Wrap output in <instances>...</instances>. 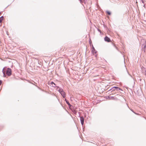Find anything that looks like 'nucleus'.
<instances>
[{
    "mask_svg": "<svg viewBox=\"0 0 146 146\" xmlns=\"http://www.w3.org/2000/svg\"><path fill=\"white\" fill-rule=\"evenodd\" d=\"M80 120L82 125H83L84 123V119L83 117H80Z\"/></svg>",
    "mask_w": 146,
    "mask_h": 146,
    "instance_id": "39448f33",
    "label": "nucleus"
},
{
    "mask_svg": "<svg viewBox=\"0 0 146 146\" xmlns=\"http://www.w3.org/2000/svg\"><path fill=\"white\" fill-rule=\"evenodd\" d=\"M56 90L61 94L64 98L65 97V93L62 89L60 88L58 86H57Z\"/></svg>",
    "mask_w": 146,
    "mask_h": 146,
    "instance_id": "7ed1b4c3",
    "label": "nucleus"
},
{
    "mask_svg": "<svg viewBox=\"0 0 146 146\" xmlns=\"http://www.w3.org/2000/svg\"><path fill=\"white\" fill-rule=\"evenodd\" d=\"M107 14L109 15H110L111 14V13L109 11H108L107 12Z\"/></svg>",
    "mask_w": 146,
    "mask_h": 146,
    "instance_id": "6e6552de",
    "label": "nucleus"
},
{
    "mask_svg": "<svg viewBox=\"0 0 146 146\" xmlns=\"http://www.w3.org/2000/svg\"><path fill=\"white\" fill-rule=\"evenodd\" d=\"M113 88L117 89H118V87H114Z\"/></svg>",
    "mask_w": 146,
    "mask_h": 146,
    "instance_id": "f8f14e48",
    "label": "nucleus"
},
{
    "mask_svg": "<svg viewBox=\"0 0 146 146\" xmlns=\"http://www.w3.org/2000/svg\"><path fill=\"white\" fill-rule=\"evenodd\" d=\"M49 84L52 85V86L53 87H55L56 85L53 82H50Z\"/></svg>",
    "mask_w": 146,
    "mask_h": 146,
    "instance_id": "423d86ee",
    "label": "nucleus"
},
{
    "mask_svg": "<svg viewBox=\"0 0 146 146\" xmlns=\"http://www.w3.org/2000/svg\"><path fill=\"white\" fill-rule=\"evenodd\" d=\"M118 89L119 90H121V89L120 88H118Z\"/></svg>",
    "mask_w": 146,
    "mask_h": 146,
    "instance_id": "2eb2a0df",
    "label": "nucleus"
},
{
    "mask_svg": "<svg viewBox=\"0 0 146 146\" xmlns=\"http://www.w3.org/2000/svg\"><path fill=\"white\" fill-rule=\"evenodd\" d=\"M2 83V81L1 80H0V86L1 85Z\"/></svg>",
    "mask_w": 146,
    "mask_h": 146,
    "instance_id": "1a4fd4ad",
    "label": "nucleus"
},
{
    "mask_svg": "<svg viewBox=\"0 0 146 146\" xmlns=\"http://www.w3.org/2000/svg\"><path fill=\"white\" fill-rule=\"evenodd\" d=\"M6 67H5L2 70V72L3 74V77H6V75L9 76V68H7Z\"/></svg>",
    "mask_w": 146,
    "mask_h": 146,
    "instance_id": "f03ea898",
    "label": "nucleus"
},
{
    "mask_svg": "<svg viewBox=\"0 0 146 146\" xmlns=\"http://www.w3.org/2000/svg\"><path fill=\"white\" fill-rule=\"evenodd\" d=\"M67 102V103L68 105H70V104H69V103L68 102Z\"/></svg>",
    "mask_w": 146,
    "mask_h": 146,
    "instance_id": "ddd939ff",
    "label": "nucleus"
},
{
    "mask_svg": "<svg viewBox=\"0 0 146 146\" xmlns=\"http://www.w3.org/2000/svg\"><path fill=\"white\" fill-rule=\"evenodd\" d=\"M113 45H114V46H115V44H113Z\"/></svg>",
    "mask_w": 146,
    "mask_h": 146,
    "instance_id": "f3484780",
    "label": "nucleus"
},
{
    "mask_svg": "<svg viewBox=\"0 0 146 146\" xmlns=\"http://www.w3.org/2000/svg\"><path fill=\"white\" fill-rule=\"evenodd\" d=\"M4 19V17L3 16H2L0 17V23H1L2 21Z\"/></svg>",
    "mask_w": 146,
    "mask_h": 146,
    "instance_id": "0eeeda50",
    "label": "nucleus"
},
{
    "mask_svg": "<svg viewBox=\"0 0 146 146\" xmlns=\"http://www.w3.org/2000/svg\"><path fill=\"white\" fill-rule=\"evenodd\" d=\"M11 70L10 69V72H9L10 76L11 74Z\"/></svg>",
    "mask_w": 146,
    "mask_h": 146,
    "instance_id": "9d476101",
    "label": "nucleus"
},
{
    "mask_svg": "<svg viewBox=\"0 0 146 146\" xmlns=\"http://www.w3.org/2000/svg\"><path fill=\"white\" fill-rule=\"evenodd\" d=\"M7 35H9V32L8 31L7 32Z\"/></svg>",
    "mask_w": 146,
    "mask_h": 146,
    "instance_id": "9b49d317",
    "label": "nucleus"
},
{
    "mask_svg": "<svg viewBox=\"0 0 146 146\" xmlns=\"http://www.w3.org/2000/svg\"><path fill=\"white\" fill-rule=\"evenodd\" d=\"M142 2L143 3H144V1H143V0H142Z\"/></svg>",
    "mask_w": 146,
    "mask_h": 146,
    "instance_id": "dca6fc26",
    "label": "nucleus"
},
{
    "mask_svg": "<svg viewBox=\"0 0 146 146\" xmlns=\"http://www.w3.org/2000/svg\"><path fill=\"white\" fill-rule=\"evenodd\" d=\"M145 75L146 76V69L145 72Z\"/></svg>",
    "mask_w": 146,
    "mask_h": 146,
    "instance_id": "4468645a",
    "label": "nucleus"
},
{
    "mask_svg": "<svg viewBox=\"0 0 146 146\" xmlns=\"http://www.w3.org/2000/svg\"><path fill=\"white\" fill-rule=\"evenodd\" d=\"M6 67H5L2 70V72L3 74V77H6V75L9 76V68H7Z\"/></svg>",
    "mask_w": 146,
    "mask_h": 146,
    "instance_id": "f257e3e1",
    "label": "nucleus"
},
{
    "mask_svg": "<svg viewBox=\"0 0 146 146\" xmlns=\"http://www.w3.org/2000/svg\"><path fill=\"white\" fill-rule=\"evenodd\" d=\"M104 40L106 41L107 42H111L110 39L109 38L106 36L104 38Z\"/></svg>",
    "mask_w": 146,
    "mask_h": 146,
    "instance_id": "20e7f679",
    "label": "nucleus"
}]
</instances>
